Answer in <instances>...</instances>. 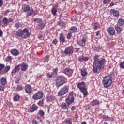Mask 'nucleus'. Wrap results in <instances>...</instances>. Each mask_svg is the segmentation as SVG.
Masks as SVG:
<instances>
[{"mask_svg": "<svg viewBox=\"0 0 124 124\" xmlns=\"http://www.w3.org/2000/svg\"><path fill=\"white\" fill-rule=\"evenodd\" d=\"M106 62V60H105V59H102L99 60L98 59V55H95L93 63V71L94 73H99L101 72L102 69H103V65L105 64Z\"/></svg>", "mask_w": 124, "mask_h": 124, "instance_id": "obj_1", "label": "nucleus"}, {"mask_svg": "<svg viewBox=\"0 0 124 124\" xmlns=\"http://www.w3.org/2000/svg\"><path fill=\"white\" fill-rule=\"evenodd\" d=\"M113 83V79L109 76H106L104 77L102 80V84L104 86V88H108L110 87Z\"/></svg>", "mask_w": 124, "mask_h": 124, "instance_id": "obj_2", "label": "nucleus"}, {"mask_svg": "<svg viewBox=\"0 0 124 124\" xmlns=\"http://www.w3.org/2000/svg\"><path fill=\"white\" fill-rule=\"evenodd\" d=\"M78 88L79 89L80 93L83 94L84 97H87L88 95V91L87 90V87H86V84L84 82H80L78 84Z\"/></svg>", "mask_w": 124, "mask_h": 124, "instance_id": "obj_3", "label": "nucleus"}, {"mask_svg": "<svg viewBox=\"0 0 124 124\" xmlns=\"http://www.w3.org/2000/svg\"><path fill=\"white\" fill-rule=\"evenodd\" d=\"M22 9L23 12L27 13V16H31L33 13V9L31 8V7L26 4L22 6Z\"/></svg>", "mask_w": 124, "mask_h": 124, "instance_id": "obj_4", "label": "nucleus"}, {"mask_svg": "<svg viewBox=\"0 0 124 124\" xmlns=\"http://www.w3.org/2000/svg\"><path fill=\"white\" fill-rule=\"evenodd\" d=\"M65 83V78L64 77L60 76L58 77L55 85L57 88H59V87H61V86H62L63 84Z\"/></svg>", "mask_w": 124, "mask_h": 124, "instance_id": "obj_5", "label": "nucleus"}, {"mask_svg": "<svg viewBox=\"0 0 124 124\" xmlns=\"http://www.w3.org/2000/svg\"><path fill=\"white\" fill-rule=\"evenodd\" d=\"M69 90V87L67 86H64L62 88L60 89L59 92L58 93V96H62V95H64V94H66L67 93H68V91Z\"/></svg>", "mask_w": 124, "mask_h": 124, "instance_id": "obj_6", "label": "nucleus"}, {"mask_svg": "<svg viewBox=\"0 0 124 124\" xmlns=\"http://www.w3.org/2000/svg\"><path fill=\"white\" fill-rule=\"evenodd\" d=\"M31 36V33L29 32V29L25 28L22 30V38L27 39Z\"/></svg>", "mask_w": 124, "mask_h": 124, "instance_id": "obj_7", "label": "nucleus"}, {"mask_svg": "<svg viewBox=\"0 0 124 124\" xmlns=\"http://www.w3.org/2000/svg\"><path fill=\"white\" fill-rule=\"evenodd\" d=\"M86 42H87V38L83 37L80 40H77V43L81 47H84L86 46Z\"/></svg>", "mask_w": 124, "mask_h": 124, "instance_id": "obj_8", "label": "nucleus"}, {"mask_svg": "<svg viewBox=\"0 0 124 124\" xmlns=\"http://www.w3.org/2000/svg\"><path fill=\"white\" fill-rule=\"evenodd\" d=\"M43 97V93L41 91H39L32 96V99L34 100H38V99H41Z\"/></svg>", "mask_w": 124, "mask_h": 124, "instance_id": "obj_9", "label": "nucleus"}, {"mask_svg": "<svg viewBox=\"0 0 124 124\" xmlns=\"http://www.w3.org/2000/svg\"><path fill=\"white\" fill-rule=\"evenodd\" d=\"M74 101V98H73V93H70L67 98H66L65 102L68 104H71Z\"/></svg>", "mask_w": 124, "mask_h": 124, "instance_id": "obj_10", "label": "nucleus"}, {"mask_svg": "<svg viewBox=\"0 0 124 124\" xmlns=\"http://www.w3.org/2000/svg\"><path fill=\"white\" fill-rule=\"evenodd\" d=\"M64 53L65 55H72L73 54V47L69 46L66 47Z\"/></svg>", "mask_w": 124, "mask_h": 124, "instance_id": "obj_11", "label": "nucleus"}, {"mask_svg": "<svg viewBox=\"0 0 124 124\" xmlns=\"http://www.w3.org/2000/svg\"><path fill=\"white\" fill-rule=\"evenodd\" d=\"M73 69H71L69 67H67L64 69V73L66 74V75H68L69 77L72 75V73H73Z\"/></svg>", "mask_w": 124, "mask_h": 124, "instance_id": "obj_12", "label": "nucleus"}, {"mask_svg": "<svg viewBox=\"0 0 124 124\" xmlns=\"http://www.w3.org/2000/svg\"><path fill=\"white\" fill-rule=\"evenodd\" d=\"M10 52L13 56H15V57H17V56H19V55H20V51L16 48L11 49Z\"/></svg>", "mask_w": 124, "mask_h": 124, "instance_id": "obj_13", "label": "nucleus"}, {"mask_svg": "<svg viewBox=\"0 0 124 124\" xmlns=\"http://www.w3.org/2000/svg\"><path fill=\"white\" fill-rule=\"evenodd\" d=\"M20 66H21V65L18 64V65H16L14 68V69L11 72L12 76H13V75H14V74H16V73H17V72H18V71H19L20 70Z\"/></svg>", "mask_w": 124, "mask_h": 124, "instance_id": "obj_14", "label": "nucleus"}, {"mask_svg": "<svg viewBox=\"0 0 124 124\" xmlns=\"http://www.w3.org/2000/svg\"><path fill=\"white\" fill-rule=\"evenodd\" d=\"M107 32L110 35H115V31L114 27H109L107 30Z\"/></svg>", "mask_w": 124, "mask_h": 124, "instance_id": "obj_15", "label": "nucleus"}, {"mask_svg": "<svg viewBox=\"0 0 124 124\" xmlns=\"http://www.w3.org/2000/svg\"><path fill=\"white\" fill-rule=\"evenodd\" d=\"M37 108L38 107L36 105L33 104L28 110L29 112L31 113L32 112H34V111H36L37 110Z\"/></svg>", "mask_w": 124, "mask_h": 124, "instance_id": "obj_16", "label": "nucleus"}, {"mask_svg": "<svg viewBox=\"0 0 124 124\" xmlns=\"http://www.w3.org/2000/svg\"><path fill=\"white\" fill-rule=\"evenodd\" d=\"M21 66V70L22 71H26L28 69V64L23 62L21 64H20Z\"/></svg>", "mask_w": 124, "mask_h": 124, "instance_id": "obj_17", "label": "nucleus"}, {"mask_svg": "<svg viewBox=\"0 0 124 124\" xmlns=\"http://www.w3.org/2000/svg\"><path fill=\"white\" fill-rule=\"evenodd\" d=\"M25 91L27 93H31V86L27 85L25 87Z\"/></svg>", "mask_w": 124, "mask_h": 124, "instance_id": "obj_18", "label": "nucleus"}, {"mask_svg": "<svg viewBox=\"0 0 124 124\" xmlns=\"http://www.w3.org/2000/svg\"><path fill=\"white\" fill-rule=\"evenodd\" d=\"M10 70V66H6L5 69L0 72V74L2 75V74H5L6 72H8Z\"/></svg>", "mask_w": 124, "mask_h": 124, "instance_id": "obj_19", "label": "nucleus"}, {"mask_svg": "<svg viewBox=\"0 0 124 124\" xmlns=\"http://www.w3.org/2000/svg\"><path fill=\"white\" fill-rule=\"evenodd\" d=\"M110 12L111 13H113V16H114V17H118V16L120 15L119 11L115 10V9H111L110 10Z\"/></svg>", "mask_w": 124, "mask_h": 124, "instance_id": "obj_20", "label": "nucleus"}, {"mask_svg": "<svg viewBox=\"0 0 124 124\" xmlns=\"http://www.w3.org/2000/svg\"><path fill=\"white\" fill-rule=\"evenodd\" d=\"M7 24H8V19L6 17L3 18L2 21V26L6 27Z\"/></svg>", "mask_w": 124, "mask_h": 124, "instance_id": "obj_21", "label": "nucleus"}, {"mask_svg": "<svg viewBox=\"0 0 124 124\" xmlns=\"http://www.w3.org/2000/svg\"><path fill=\"white\" fill-rule=\"evenodd\" d=\"M7 80L6 78H4V77H1L0 78V83L2 86H5L6 85Z\"/></svg>", "mask_w": 124, "mask_h": 124, "instance_id": "obj_22", "label": "nucleus"}, {"mask_svg": "<svg viewBox=\"0 0 124 124\" xmlns=\"http://www.w3.org/2000/svg\"><path fill=\"white\" fill-rule=\"evenodd\" d=\"M81 74L82 76H86L88 74V72H87V69L83 68L81 69Z\"/></svg>", "mask_w": 124, "mask_h": 124, "instance_id": "obj_23", "label": "nucleus"}, {"mask_svg": "<svg viewBox=\"0 0 124 124\" xmlns=\"http://www.w3.org/2000/svg\"><path fill=\"white\" fill-rule=\"evenodd\" d=\"M55 99V97L53 95H48L47 96V101L51 102Z\"/></svg>", "mask_w": 124, "mask_h": 124, "instance_id": "obj_24", "label": "nucleus"}, {"mask_svg": "<svg viewBox=\"0 0 124 124\" xmlns=\"http://www.w3.org/2000/svg\"><path fill=\"white\" fill-rule=\"evenodd\" d=\"M22 33H23V30L22 29H20L18 31H16V36H18V37H22Z\"/></svg>", "mask_w": 124, "mask_h": 124, "instance_id": "obj_25", "label": "nucleus"}, {"mask_svg": "<svg viewBox=\"0 0 124 124\" xmlns=\"http://www.w3.org/2000/svg\"><path fill=\"white\" fill-rule=\"evenodd\" d=\"M57 11H58L57 10V5L55 7H53L51 9V13L53 15H54V16L57 14Z\"/></svg>", "mask_w": 124, "mask_h": 124, "instance_id": "obj_26", "label": "nucleus"}, {"mask_svg": "<svg viewBox=\"0 0 124 124\" xmlns=\"http://www.w3.org/2000/svg\"><path fill=\"white\" fill-rule=\"evenodd\" d=\"M115 29L116 30L117 33H120V32L123 31V29H122L119 25H115Z\"/></svg>", "mask_w": 124, "mask_h": 124, "instance_id": "obj_27", "label": "nucleus"}, {"mask_svg": "<svg viewBox=\"0 0 124 124\" xmlns=\"http://www.w3.org/2000/svg\"><path fill=\"white\" fill-rule=\"evenodd\" d=\"M124 24V20L123 19H120L118 20V22L117 23V26H119L120 27H122Z\"/></svg>", "mask_w": 124, "mask_h": 124, "instance_id": "obj_28", "label": "nucleus"}, {"mask_svg": "<svg viewBox=\"0 0 124 124\" xmlns=\"http://www.w3.org/2000/svg\"><path fill=\"white\" fill-rule=\"evenodd\" d=\"M60 40L62 43H64V42H65V38L63 36V35L62 33L60 34Z\"/></svg>", "mask_w": 124, "mask_h": 124, "instance_id": "obj_29", "label": "nucleus"}, {"mask_svg": "<svg viewBox=\"0 0 124 124\" xmlns=\"http://www.w3.org/2000/svg\"><path fill=\"white\" fill-rule=\"evenodd\" d=\"M76 31H77V28L75 26H73L70 28L69 32L73 33V32H75Z\"/></svg>", "mask_w": 124, "mask_h": 124, "instance_id": "obj_30", "label": "nucleus"}, {"mask_svg": "<svg viewBox=\"0 0 124 124\" xmlns=\"http://www.w3.org/2000/svg\"><path fill=\"white\" fill-rule=\"evenodd\" d=\"M64 122L67 124H72V118H67L65 120Z\"/></svg>", "mask_w": 124, "mask_h": 124, "instance_id": "obj_31", "label": "nucleus"}, {"mask_svg": "<svg viewBox=\"0 0 124 124\" xmlns=\"http://www.w3.org/2000/svg\"><path fill=\"white\" fill-rule=\"evenodd\" d=\"M15 28L19 29V28H22V24L20 22H16L15 24Z\"/></svg>", "mask_w": 124, "mask_h": 124, "instance_id": "obj_32", "label": "nucleus"}, {"mask_svg": "<svg viewBox=\"0 0 124 124\" xmlns=\"http://www.w3.org/2000/svg\"><path fill=\"white\" fill-rule=\"evenodd\" d=\"M95 105H99V101L97 100H93L92 101V106H95Z\"/></svg>", "mask_w": 124, "mask_h": 124, "instance_id": "obj_33", "label": "nucleus"}, {"mask_svg": "<svg viewBox=\"0 0 124 124\" xmlns=\"http://www.w3.org/2000/svg\"><path fill=\"white\" fill-rule=\"evenodd\" d=\"M38 28L39 29V30H42V29H44V24H43L42 22L38 24Z\"/></svg>", "mask_w": 124, "mask_h": 124, "instance_id": "obj_34", "label": "nucleus"}, {"mask_svg": "<svg viewBox=\"0 0 124 124\" xmlns=\"http://www.w3.org/2000/svg\"><path fill=\"white\" fill-rule=\"evenodd\" d=\"M16 91L17 92H19V91H23V86L22 85H18L16 88Z\"/></svg>", "mask_w": 124, "mask_h": 124, "instance_id": "obj_35", "label": "nucleus"}, {"mask_svg": "<svg viewBox=\"0 0 124 124\" xmlns=\"http://www.w3.org/2000/svg\"><path fill=\"white\" fill-rule=\"evenodd\" d=\"M38 114L39 116H41V117H44V115L45 114V113L44 112V111H43V110H40L39 111Z\"/></svg>", "mask_w": 124, "mask_h": 124, "instance_id": "obj_36", "label": "nucleus"}, {"mask_svg": "<svg viewBox=\"0 0 124 124\" xmlns=\"http://www.w3.org/2000/svg\"><path fill=\"white\" fill-rule=\"evenodd\" d=\"M61 108L62 109H65L66 108H67V106L65 103H63L61 105Z\"/></svg>", "mask_w": 124, "mask_h": 124, "instance_id": "obj_37", "label": "nucleus"}, {"mask_svg": "<svg viewBox=\"0 0 124 124\" xmlns=\"http://www.w3.org/2000/svg\"><path fill=\"white\" fill-rule=\"evenodd\" d=\"M19 99L20 96L19 95H16L14 97L13 100L14 101H18Z\"/></svg>", "mask_w": 124, "mask_h": 124, "instance_id": "obj_38", "label": "nucleus"}, {"mask_svg": "<svg viewBox=\"0 0 124 124\" xmlns=\"http://www.w3.org/2000/svg\"><path fill=\"white\" fill-rule=\"evenodd\" d=\"M34 22L38 23V24H40L42 22V20L40 18H35L34 19Z\"/></svg>", "mask_w": 124, "mask_h": 124, "instance_id": "obj_39", "label": "nucleus"}, {"mask_svg": "<svg viewBox=\"0 0 124 124\" xmlns=\"http://www.w3.org/2000/svg\"><path fill=\"white\" fill-rule=\"evenodd\" d=\"M46 76L48 78H52L54 76V73H47Z\"/></svg>", "mask_w": 124, "mask_h": 124, "instance_id": "obj_40", "label": "nucleus"}, {"mask_svg": "<svg viewBox=\"0 0 124 124\" xmlns=\"http://www.w3.org/2000/svg\"><path fill=\"white\" fill-rule=\"evenodd\" d=\"M93 30H97V29H98V24L94 23L93 24Z\"/></svg>", "mask_w": 124, "mask_h": 124, "instance_id": "obj_41", "label": "nucleus"}, {"mask_svg": "<svg viewBox=\"0 0 124 124\" xmlns=\"http://www.w3.org/2000/svg\"><path fill=\"white\" fill-rule=\"evenodd\" d=\"M5 65L3 64H0V72H1V71H3V70H2L3 69V68H4L5 67Z\"/></svg>", "mask_w": 124, "mask_h": 124, "instance_id": "obj_42", "label": "nucleus"}, {"mask_svg": "<svg viewBox=\"0 0 124 124\" xmlns=\"http://www.w3.org/2000/svg\"><path fill=\"white\" fill-rule=\"evenodd\" d=\"M103 2L104 4H107L108 3H110L111 2V0H103Z\"/></svg>", "mask_w": 124, "mask_h": 124, "instance_id": "obj_43", "label": "nucleus"}, {"mask_svg": "<svg viewBox=\"0 0 124 124\" xmlns=\"http://www.w3.org/2000/svg\"><path fill=\"white\" fill-rule=\"evenodd\" d=\"M72 33L71 32L69 31V32H68V34L67 35V39H70V38H71V36L72 35Z\"/></svg>", "mask_w": 124, "mask_h": 124, "instance_id": "obj_44", "label": "nucleus"}, {"mask_svg": "<svg viewBox=\"0 0 124 124\" xmlns=\"http://www.w3.org/2000/svg\"><path fill=\"white\" fill-rule=\"evenodd\" d=\"M120 67L122 69H124V61L120 63Z\"/></svg>", "mask_w": 124, "mask_h": 124, "instance_id": "obj_45", "label": "nucleus"}, {"mask_svg": "<svg viewBox=\"0 0 124 124\" xmlns=\"http://www.w3.org/2000/svg\"><path fill=\"white\" fill-rule=\"evenodd\" d=\"M38 105H39V106H42V105H43V100L39 101L38 103Z\"/></svg>", "mask_w": 124, "mask_h": 124, "instance_id": "obj_46", "label": "nucleus"}, {"mask_svg": "<svg viewBox=\"0 0 124 124\" xmlns=\"http://www.w3.org/2000/svg\"><path fill=\"white\" fill-rule=\"evenodd\" d=\"M44 61H45V62H48L49 61V55H46L44 58Z\"/></svg>", "mask_w": 124, "mask_h": 124, "instance_id": "obj_47", "label": "nucleus"}, {"mask_svg": "<svg viewBox=\"0 0 124 124\" xmlns=\"http://www.w3.org/2000/svg\"><path fill=\"white\" fill-rule=\"evenodd\" d=\"M11 59H12V57L9 56L6 58V61H7V62H8V61H11Z\"/></svg>", "mask_w": 124, "mask_h": 124, "instance_id": "obj_48", "label": "nucleus"}, {"mask_svg": "<svg viewBox=\"0 0 124 124\" xmlns=\"http://www.w3.org/2000/svg\"><path fill=\"white\" fill-rule=\"evenodd\" d=\"M78 61H79V62H83V56H79L78 57Z\"/></svg>", "mask_w": 124, "mask_h": 124, "instance_id": "obj_49", "label": "nucleus"}, {"mask_svg": "<svg viewBox=\"0 0 124 124\" xmlns=\"http://www.w3.org/2000/svg\"><path fill=\"white\" fill-rule=\"evenodd\" d=\"M107 121H114V119H113V118H112V117H109V116H108Z\"/></svg>", "mask_w": 124, "mask_h": 124, "instance_id": "obj_50", "label": "nucleus"}, {"mask_svg": "<svg viewBox=\"0 0 124 124\" xmlns=\"http://www.w3.org/2000/svg\"><path fill=\"white\" fill-rule=\"evenodd\" d=\"M0 91H4V85H0Z\"/></svg>", "mask_w": 124, "mask_h": 124, "instance_id": "obj_51", "label": "nucleus"}, {"mask_svg": "<svg viewBox=\"0 0 124 124\" xmlns=\"http://www.w3.org/2000/svg\"><path fill=\"white\" fill-rule=\"evenodd\" d=\"M52 43H53V44H55V45H56V44H57V43H58V40H57V39H54Z\"/></svg>", "mask_w": 124, "mask_h": 124, "instance_id": "obj_52", "label": "nucleus"}, {"mask_svg": "<svg viewBox=\"0 0 124 124\" xmlns=\"http://www.w3.org/2000/svg\"><path fill=\"white\" fill-rule=\"evenodd\" d=\"M2 34H3V32L2 31V30H1V29H0V37H1L2 36Z\"/></svg>", "mask_w": 124, "mask_h": 124, "instance_id": "obj_53", "label": "nucleus"}, {"mask_svg": "<svg viewBox=\"0 0 124 124\" xmlns=\"http://www.w3.org/2000/svg\"><path fill=\"white\" fill-rule=\"evenodd\" d=\"M89 60V57L83 56V61H87Z\"/></svg>", "mask_w": 124, "mask_h": 124, "instance_id": "obj_54", "label": "nucleus"}, {"mask_svg": "<svg viewBox=\"0 0 124 124\" xmlns=\"http://www.w3.org/2000/svg\"><path fill=\"white\" fill-rule=\"evenodd\" d=\"M102 118H103V119H105L106 120H107V118H108V116L104 115L102 116Z\"/></svg>", "mask_w": 124, "mask_h": 124, "instance_id": "obj_55", "label": "nucleus"}, {"mask_svg": "<svg viewBox=\"0 0 124 124\" xmlns=\"http://www.w3.org/2000/svg\"><path fill=\"white\" fill-rule=\"evenodd\" d=\"M3 4V1H2V0H0V7H1Z\"/></svg>", "mask_w": 124, "mask_h": 124, "instance_id": "obj_56", "label": "nucleus"}, {"mask_svg": "<svg viewBox=\"0 0 124 124\" xmlns=\"http://www.w3.org/2000/svg\"><path fill=\"white\" fill-rule=\"evenodd\" d=\"M20 81V78H17L16 81H15V83L16 84H18V83H19V81Z\"/></svg>", "mask_w": 124, "mask_h": 124, "instance_id": "obj_57", "label": "nucleus"}, {"mask_svg": "<svg viewBox=\"0 0 124 124\" xmlns=\"http://www.w3.org/2000/svg\"><path fill=\"white\" fill-rule=\"evenodd\" d=\"M32 123L33 124H37V121L36 120H33Z\"/></svg>", "mask_w": 124, "mask_h": 124, "instance_id": "obj_58", "label": "nucleus"}, {"mask_svg": "<svg viewBox=\"0 0 124 124\" xmlns=\"http://www.w3.org/2000/svg\"><path fill=\"white\" fill-rule=\"evenodd\" d=\"M100 33V31H97L96 33V36H98Z\"/></svg>", "mask_w": 124, "mask_h": 124, "instance_id": "obj_59", "label": "nucleus"}, {"mask_svg": "<svg viewBox=\"0 0 124 124\" xmlns=\"http://www.w3.org/2000/svg\"><path fill=\"white\" fill-rule=\"evenodd\" d=\"M86 110H90V109H91V107L90 106H86Z\"/></svg>", "mask_w": 124, "mask_h": 124, "instance_id": "obj_60", "label": "nucleus"}, {"mask_svg": "<svg viewBox=\"0 0 124 124\" xmlns=\"http://www.w3.org/2000/svg\"><path fill=\"white\" fill-rule=\"evenodd\" d=\"M9 10L7 9L5 11V15H6V14H7V13H9Z\"/></svg>", "mask_w": 124, "mask_h": 124, "instance_id": "obj_61", "label": "nucleus"}, {"mask_svg": "<svg viewBox=\"0 0 124 124\" xmlns=\"http://www.w3.org/2000/svg\"><path fill=\"white\" fill-rule=\"evenodd\" d=\"M8 22H9V23H11V22H13V19H12V18H9V19H8Z\"/></svg>", "mask_w": 124, "mask_h": 124, "instance_id": "obj_62", "label": "nucleus"}, {"mask_svg": "<svg viewBox=\"0 0 124 124\" xmlns=\"http://www.w3.org/2000/svg\"><path fill=\"white\" fill-rule=\"evenodd\" d=\"M114 5H115V4L113 2H112L110 4V6H114Z\"/></svg>", "mask_w": 124, "mask_h": 124, "instance_id": "obj_63", "label": "nucleus"}, {"mask_svg": "<svg viewBox=\"0 0 124 124\" xmlns=\"http://www.w3.org/2000/svg\"><path fill=\"white\" fill-rule=\"evenodd\" d=\"M72 111H74L75 110V107H72L71 108Z\"/></svg>", "mask_w": 124, "mask_h": 124, "instance_id": "obj_64", "label": "nucleus"}]
</instances>
